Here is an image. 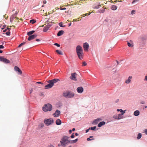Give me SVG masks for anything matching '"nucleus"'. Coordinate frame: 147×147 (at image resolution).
<instances>
[{
	"mask_svg": "<svg viewBox=\"0 0 147 147\" xmlns=\"http://www.w3.org/2000/svg\"><path fill=\"white\" fill-rule=\"evenodd\" d=\"M63 96L67 98H72L74 96V93L69 91L63 93Z\"/></svg>",
	"mask_w": 147,
	"mask_h": 147,
	"instance_id": "39448f33",
	"label": "nucleus"
},
{
	"mask_svg": "<svg viewBox=\"0 0 147 147\" xmlns=\"http://www.w3.org/2000/svg\"><path fill=\"white\" fill-rule=\"evenodd\" d=\"M105 11V9H103L102 10H100L99 12H101L102 13H104Z\"/></svg>",
	"mask_w": 147,
	"mask_h": 147,
	"instance_id": "e433bc0d",
	"label": "nucleus"
},
{
	"mask_svg": "<svg viewBox=\"0 0 147 147\" xmlns=\"http://www.w3.org/2000/svg\"><path fill=\"white\" fill-rule=\"evenodd\" d=\"M105 124V121H103L100 122L98 125V127H101L102 125H104Z\"/></svg>",
	"mask_w": 147,
	"mask_h": 147,
	"instance_id": "6ab92c4d",
	"label": "nucleus"
},
{
	"mask_svg": "<svg viewBox=\"0 0 147 147\" xmlns=\"http://www.w3.org/2000/svg\"><path fill=\"white\" fill-rule=\"evenodd\" d=\"M91 13V12H90L89 13H86L85 14H83V15H84V16H87L88 15H90V14Z\"/></svg>",
	"mask_w": 147,
	"mask_h": 147,
	"instance_id": "ea45409f",
	"label": "nucleus"
},
{
	"mask_svg": "<svg viewBox=\"0 0 147 147\" xmlns=\"http://www.w3.org/2000/svg\"><path fill=\"white\" fill-rule=\"evenodd\" d=\"M64 32L63 30H61L58 32L57 35L58 36H60L62 35L64 33Z\"/></svg>",
	"mask_w": 147,
	"mask_h": 147,
	"instance_id": "aec40b11",
	"label": "nucleus"
},
{
	"mask_svg": "<svg viewBox=\"0 0 147 147\" xmlns=\"http://www.w3.org/2000/svg\"><path fill=\"white\" fill-rule=\"evenodd\" d=\"M75 128H73L72 129V131H75Z\"/></svg>",
	"mask_w": 147,
	"mask_h": 147,
	"instance_id": "774afa93",
	"label": "nucleus"
},
{
	"mask_svg": "<svg viewBox=\"0 0 147 147\" xmlns=\"http://www.w3.org/2000/svg\"><path fill=\"white\" fill-rule=\"evenodd\" d=\"M125 113V111H124L123 113L119 114L118 115V119H121L123 117V115L124 113Z\"/></svg>",
	"mask_w": 147,
	"mask_h": 147,
	"instance_id": "a211bd4d",
	"label": "nucleus"
},
{
	"mask_svg": "<svg viewBox=\"0 0 147 147\" xmlns=\"http://www.w3.org/2000/svg\"><path fill=\"white\" fill-rule=\"evenodd\" d=\"M141 137L142 134L140 133H139L138 134L137 138L138 139H139L141 138Z\"/></svg>",
	"mask_w": 147,
	"mask_h": 147,
	"instance_id": "a878e982",
	"label": "nucleus"
},
{
	"mask_svg": "<svg viewBox=\"0 0 147 147\" xmlns=\"http://www.w3.org/2000/svg\"><path fill=\"white\" fill-rule=\"evenodd\" d=\"M36 21L34 20H32L30 21V22L31 23L33 24L36 22Z\"/></svg>",
	"mask_w": 147,
	"mask_h": 147,
	"instance_id": "c756f323",
	"label": "nucleus"
},
{
	"mask_svg": "<svg viewBox=\"0 0 147 147\" xmlns=\"http://www.w3.org/2000/svg\"><path fill=\"white\" fill-rule=\"evenodd\" d=\"M48 147H55L53 145L50 144L48 146Z\"/></svg>",
	"mask_w": 147,
	"mask_h": 147,
	"instance_id": "5fc2aeb1",
	"label": "nucleus"
},
{
	"mask_svg": "<svg viewBox=\"0 0 147 147\" xmlns=\"http://www.w3.org/2000/svg\"><path fill=\"white\" fill-rule=\"evenodd\" d=\"M117 111H120V112H121V113H122L123 112V111L121 109H117Z\"/></svg>",
	"mask_w": 147,
	"mask_h": 147,
	"instance_id": "37998d69",
	"label": "nucleus"
},
{
	"mask_svg": "<svg viewBox=\"0 0 147 147\" xmlns=\"http://www.w3.org/2000/svg\"><path fill=\"white\" fill-rule=\"evenodd\" d=\"M34 32V31L32 30L27 32V34L28 35V36H29V37H36V36H37V35L34 34L30 36V35L33 34Z\"/></svg>",
	"mask_w": 147,
	"mask_h": 147,
	"instance_id": "9d476101",
	"label": "nucleus"
},
{
	"mask_svg": "<svg viewBox=\"0 0 147 147\" xmlns=\"http://www.w3.org/2000/svg\"><path fill=\"white\" fill-rule=\"evenodd\" d=\"M40 95H43V93L42 92H40Z\"/></svg>",
	"mask_w": 147,
	"mask_h": 147,
	"instance_id": "bf43d9fd",
	"label": "nucleus"
},
{
	"mask_svg": "<svg viewBox=\"0 0 147 147\" xmlns=\"http://www.w3.org/2000/svg\"><path fill=\"white\" fill-rule=\"evenodd\" d=\"M60 80L59 79L55 78L51 80H49L47 82L49 83L48 84L45 86V88L47 89L52 88L54 85V83H55Z\"/></svg>",
	"mask_w": 147,
	"mask_h": 147,
	"instance_id": "7ed1b4c3",
	"label": "nucleus"
},
{
	"mask_svg": "<svg viewBox=\"0 0 147 147\" xmlns=\"http://www.w3.org/2000/svg\"><path fill=\"white\" fill-rule=\"evenodd\" d=\"M69 134H71V133L72 130H69Z\"/></svg>",
	"mask_w": 147,
	"mask_h": 147,
	"instance_id": "680f3d73",
	"label": "nucleus"
},
{
	"mask_svg": "<svg viewBox=\"0 0 147 147\" xmlns=\"http://www.w3.org/2000/svg\"><path fill=\"white\" fill-rule=\"evenodd\" d=\"M0 61L6 63H9L10 62L7 59L0 56Z\"/></svg>",
	"mask_w": 147,
	"mask_h": 147,
	"instance_id": "6e6552de",
	"label": "nucleus"
},
{
	"mask_svg": "<svg viewBox=\"0 0 147 147\" xmlns=\"http://www.w3.org/2000/svg\"><path fill=\"white\" fill-rule=\"evenodd\" d=\"M78 141V139H76L73 140H69V144L70 143L71 144H74V143H76Z\"/></svg>",
	"mask_w": 147,
	"mask_h": 147,
	"instance_id": "dca6fc26",
	"label": "nucleus"
},
{
	"mask_svg": "<svg viewBox=\"0 0 147 147\" xmlns=\"http://www.w3.org/2000/svg\"><path fill=\"white\" fill-rule=\"evenodd\" d=\"M69 137L66 136H63L60 141V143L63 147H65L69 144Z\"/></svg>",
	"mask_w": 147,
	"mask_h": 147,
	"instance_id": "f257e3e1",
	"label": "nucleus"
},
{
	"mask_svg": "<svg viewBox=\"0 0 147 147\" xmlns=\"http://www.w3.org/2000/svg\"><path fill=\"white\" fill-rule=\"evenodd\" d=\"M34 38L35 37H28V40H30L34 39Z\"/></svg>",
	"mask_w": 147,
	"mask_h": 147,
	"instance_id": "f704fd0d",
	"label": "nucleus"
},
{
	"mask_svg": "<svg viewBox=\"0 0 147 147\" xmlns=\"http://www.w3.org/2000/svg\"><path fill=\"white\" fill-rule=\"evenodd\" d=\"M117 7L115 5H112L111 7V9L113 10H115L117 9Z\"/></svg>",
	"mask_w": 147,
	"mask_h": 147,
	"instance_id": "5701e85b",
	"label": "nucleus"
},
{
	"mask_svg": "<svg viewBox=\"0 0 147 147\" xmlns=\"http://www.w3.org/2000/svg\"><path fill=\"white\" fill-rule=\"evenodd\" d=\"M56 46L58 47H59L60 46V45L59 44L57 43H55L54 44Z\"/></svg>",
	"mask_w": 147,
	"mask_h": 147,
	"instance_id": "79ce46f5",
	"label": "nucleus"
},
{
	"mask_svg": "<svg viewBox=\"0 0 147 147\" xmlns=\"http://www.w3.org/2000/svg\"><path fill=\"white\" fill-rule=\"evenodd\" d=\"M52 108V105L50 104H47L45 105L42 107V110L45 112H47L48 111H51Z\"/></svg>",
	"mask_w": 147,
	"mask_h": 147,
	"instance_id": "20e7f679",
	"label": "nucleus"
},
{
	"mask_svg": "<svg viewBox=\"0 0 147 147\" xmlns=\"http://www.w3.org/2000/svg\"><path fill=\"white\" fill-rule=\"evenodd\" d=\"M90 129H89V128L88 129H86V133H87L88 132Z\"/></svg>",
	"mask_w": 147,
	"mask_h": 147,
	"instance_id": "6e6d98bb",
	"label": "nucleus"
},
{
	"mask_svg": "<svg viewBox=\"0 0 147 147\" xmlns=\"http://www.w3.org/2000/svg\"><path fill=\"white\" fill-rule=\"evenodd\" d=\"M47 25L49 28H50L52 26V24L51 23H49Z\"/></svg>",
	"mask_w": 147,
	"mask_h": 147,
	"instance_id": "c9c22d12",
	"label": "nucleus"
},
{
	"mask_svg": "<svg viewBox=\"0 0 147 147\" xmlns=\"http://www.w3.org/2000/svg\"><path fill=\"white\" fill-rule=\"evenodd\" d=\"M3 28H1V29L2 30L3 29H4V28H5L6 27V25H3Z\"/></svg>",
	"mask_w": 147,
	"mask_h": 147,
	"instance_id": "603ef678",
	"label": "nucleus"
},
{
	"mask_svg": "<svg viewBox=\"0 0 147 147\" xmlns=\"http://www.w3.org/2000/svg\"><path fill=\"white\" fill-rule=\"evenodd\" d=\"M47 3V1L45 0H43V3L44 4H45Z\"/></svg>",
	"mask_w": 147,
	"mask_h": 147,
	"instance_id": "8fccbe9b",
	"label": "nucleus"
},
{
	"mask_svg": "<svg viewBox=\"0 0 147 147\" xmlns=\"http://www.w3.org/2000/svg\"><path fill=\"white\" fill-rule=\"evenodd\" d=\"M138 1L139 0H133L132 3V4H134L136 2H138Z\"/></svg>",
	"mask_w": 147,
	"mask_h": 147,
	"instance_id": "72a5a7b5",
	"label": "nucleus"
},
{
	"mask_svg": "<svg viewBox=\"0 0 147 147\" xmlns=\"http://www.w3.org/2000/svg\"><path fill=\"white\" fill-rule=\"evenodd\" d=\"M144 81H147V76H145L144 79Z\"/></svg>",
	"mask_w": 147,
	"mask_h": 147,
	"instance_id": "864d4df0",
	"label": "nucleus"
},
{
	"mask_svg": "<svg viewBox=\"0 0 147 147\" xmlns=\"http://www.w3.org/2000/svg\"><path fill=\"white\" fill-rule=\"evenodd\" d=\"M76 21H77L76 19H74L73 20V21H74V22Z\"/></svg>",
	"mask_w": 147,
	"mask_h": 147,
	"instance_id": "0e129e2a",
	"label": "nucleus"
},
{
	"mask_svg": "<svg viewBox=\"0 0 147 147\" xmlns=\"http://www.w3.org/2000/svg\"><path fill=\"white\" fill-rule=\"evenodd\" d=\"M36 41L37 42H38V41H40V40H39V39H36Z\"/></svg>",
	"mask_w": 147,
	"mask_h": 147,
	"instance_id": "4d7b16f0",
	"label": "nucleus"
},
{
	"mask_svg": "<svg viewBox=\"0 0 147 147\" xmlns=\"http://www.w3.org/2000/svg\"><path fill=\"white\" fill-rule=\"evenodd\" d=\"M58 146H59V147L60 146H61V144H58Z\"/></svg>",
	"mask_w": 147,
	"mask_h": 147,
	"instance_id": "69168bd1",
	"label": "nucleus"
},
{
	"mask_svg": "<svg viewBox=\"0 0 147 147\" xmlns=\"http://www.w3.org/2000/svg\"><path fill=\"white\" fill-rule=\"evenodd\" d=\"M63 23L62 22H60L59 24V26H60L61 27H65V26H63Z\"/></svg>",
	"mask_w": 147,
	"mask_h": 147,
	"instance_id": "bb28decb",
	"label": "nucleus"
},
{
	"mask_svg": "<svg viewBox=\"0 0 147 147\" xmlns=\"http://www.w3.org/2000/svg\"><path fill=\"white\" fill-rule=\"evenodd\" d=\"M93 137V136H90L89 137V138H87V140L88 141H90V140H94V138L90 139V138H92Z\"/></svg>",
	"mask_w": 147,
	"mask_h": 147,
	"instance_id": "cd10ccee",
	"label": "nucleus"
},
{
	"mask_svg": "<svg viewBox=\"0 0 147 147\" xmlns=\"http://www.w3.org/2000/svg\"><path fill=\"white\" fill-rule=\"evenodd\" d=\"M14 69L15 71H18V74H22V71L20 68L17 66H15L14 67Z\"/></svg>",
	"mask_w": 147,
	"mask_h": 147,
	"instance_id": "f8f14e48",
	"label": "nucleus"
},
{
	"mask_svg": "<svg viewBox=\"0 0 147 147\" xmlns=\"http://www.w3.org/2000/svg\"><path fill=\"white\" fill-rule=\"evenodd\" d=\"M44 123L47 125H49L53 123V120L51 119H47L44 121Z\"/></svg>",
	"mask_w": 147,
	"mask_h": 147,
	"instance_id": "423d86ee",
	"label": "nucleus"
},
{
	"mask_svg": "<svg viewBox=\"0 0 147 147\" xmlns=\"http://www.w3.org/2000/svg\"><path fill=\"white\" fill-rule=\"evenodd\" d=\"M76 51L78 58L80 59H82L84 54L82 47L80 45H78L76 47Z\"/></svg>",
	"mask_w": 147,
	"mask_h": 147,
	"instance_id": "f03ea898",
	"label": "nucleus"
},
{
	"mask_svg": "<svg viewBox=\"0 0 147 147\" xmlns=\"http://www.w3.org/2000/svg\"><path fill=\"white\" fill-rule=\"evenodd\" d=\"M71 76H70L69 77L70 79L74 81L77 80V79L76 78L77 74L76 73H71Z\"/></svg>",
	"mask_w": 147,
	"mask_h": 147,
	"instance_id": "0eeeda50",
	"label": "nucleus"
},
{
	"mask_svg": "<svg viewBox=\"0 0 147 147\" xmlns=\"http://www.w3.org/2000/svg\"><path fill=\"white\" fill-rule=\"evenodd\" d=\"M135 11H136L135 10H132L131 12V14L133 15V14H135Z\"/></svg>",
	"mask_w": 147,
	"mask_h": 147,
	"instance_id": "4c0bfd02",
	"label": "nucleus"
},
{
	"mask_svg": "<svg viewBox=\"0 0 147 147\" xmlns=\"http://www.w3.org/2000/svg\"><path fill=\"white\" fill-rule=\"evenodd\" d=\"M6 34H7V35H9V34H10V32H9V31H7V32L6 33Z\"/></svg>",
	"mask_w": 147,
	"mask_h": 147,
	"instance_id": "49530a36",
	"label": "nucleus"
},
{
	"mask_svg": "<svg viewBox=\"0 0 147 147\" xmlns=\"http://www.w3.org/2000/svg\"><path fill=\"white\" fill-rule=\"evenodd\" d=\"M84 90V89L82 87H80L78 88L77 89V92L79 93H82Z\"/></svg>",
	"mask_w": 147,
	"mask_h": 147,
	"instance_id": "4468645a",
	"label": "nucleus"
},
{
	"mask_svg": "<svg viewBox=\"0 0 147 147\" xmlns=\"http://www.w3.org/2000/svg\"><path fill=\"white\" fill-rule=\"evenodd\" d=\"M101 6L100 5L99 3V4L97 5H94L93 7L94 9H98Z\"/></svg>",
	"mask_w": 147,
	"mask_h": 147,
	"instance_id": "b1692460",
	"label": "nucleus"
},
{
	"mask_svg": "<svg viewBox=\"0 0 147 147\" xmlns=\"http://www.w3.org/2000/svg\"><path fill=\"white\" fill-rule=\"evenodd\" d=\"M140 114V112L138 110H136L134 112V115L135 116H138Z\"/></svg>",
	"mask_w": 147,
	"mask_h": 147,
	"instance_id": "412c9836",
	"label": "nucleus"
},
{
	"mask_svg": "<svg viewBox=\"0 0 147 147\" xmlns=\"http://www.w3.org/2000/svg\"><path fill=\"white\" fill-rule=\"evenodd\" d=\"M37 83H38V84H43V83H42L41 82H36Z\"/></svg>",
	"mask_w": 147,
	"mask_h": 147,
	"instance_id": "13d9d810",
	"label": "nucleus"
},
{
	"mask_svg": "<svg viewBox=\"0 0 147 147\" xmlns=\"http://www.w3.org/2000/svg\"><path fill=\"white\" fill-rule=\"evenodd\" d=\"M25 43H26V42H22V43H21L18 46V47H19V48L22 45H24L25 44Z\"/></svg>",
	"mask_w": 147,
	"mask_h": 147,
	"instance_id": "c85d7f7f",
	"label": "nucleus"
},
{
	"mask_svg": "<svg viewBox=\"0 0 147 147\" xmlns=\"http://www.w3.org/2000/svg\"><path fill=\"white\" fill-rule=\"evenodd\" d=\"M7 29H5L4 30H3V32H6L7 31V29L8 30V31H9V29H10V28H9L7 27Z\"/></svg>",
	"mask_w": 147,
	"mask_h": 147,
	"instance_id": "58836bf2",
	"label": "nucleus"
},
{
	"mask_svg": "<svg viewBox=\"0 0 147 147\" xmlns=\"http://www.w3.org/2000/svg\"><path fill=\"white\" fill-rule=\"evenodd\" d=\"M75 135L76 136H78V134L77 133H75Z\"/></svg>",
	"mask_w": 147,
	"mask_h": 147,
	"instance_id": "e2e57ef3",
	"label": "nucleus"
},
{
	"mask_svg": "<svg viewBox=\"0 0 147 147\" xmlns=\"http://www.w3.org/2000/svg\"><path fill=\"white\" fill-rule=\"evenodd\" d=\"M60 114V111L58 110H57L55 113L53 114V115L54 117H57L59 116Z\"/></svg>",
	"mask_w": 147,
	"mask_h": 147,
	"instance_id": "1a4fd4ad",
	"label": "nucleus"
},
{
	"mask_svg": "<svg viewBox=\"0 0 147 147\" xmlns=\"http://www.w3.org/2000/svg\"><path fill=\"white\" fill-rule=\"evenodd\" d=\"M56 52L59 55H62L63 54V53L60 50H57L56 51Z\"/></svg>",
	"mask_w": 147,
	"mask_h": 147,
	"instance_id": "393cba45",
	"label": "nucleus"
},
{
	"mask_svg": "<svg viewBox=\"0 0 147 147\" xmlns=\"http://www.w3.org/2000/svg\"><path fill=\"white\" fill-rule=\"evenodd\" d=\"M127 45L128 47H133L134 46L133 42L132 40H130L129 41H127Z\"/></svg>",
	"mask_w": 147,
	"mask_h": 147,
	"instance_id": "ddd939ff",
	"label": "nucleus"
},
{
	"mask_svg": "<svg viewBox=\"0 0 147 147\" xmlns=\"http://www.w3.org/2000/svg\"><path fill=\"white\" fill-rule=\"evenodd\" d=\"M100 120V119H95V120H94V121L93 122L94 123H97V122L98 121Z\"/></svg>",
	"mask_w": 147,
	"mask_h": 147,
	"instance_id": "2f4dec72",
	"label": "nucleus"
},
{
	"mask_svg": "<svg viewBox=\"0 0 147 147\" xmlns=\"http://www.w3.org/2000/svg\"><path fill=\"white\" fill-rule=\"evenodd\" d=\"M8 17V16L6 15H5L3 16V18H5V19L7 18Z\"/></svg>",
	"mask_w": 147,
	"mask_h": 147,
	"instance_id": "c03bdc74",
	"label": "nucleus"
},
{
	"mask_svg": "<svg viewBox=\"0 0 147 147\" xmlns=\"http://www.w3.org/2000/svg\"><path fill=\"white\" fill-rule=\"evenodd\" d=\"M113 118H115V119H118V116H117L116 115H114L113 116Z\"/></svg>",
	"mask_w": 147,
	"mask_h": 147,
	"instance_id": "473e14b6",
	"label": "nucleus"
},
{
	"mask_svg": "<svg viewBox=\"0 0 147 147\" xmlns=\"http://www.w3.org/2000/svg\"><path fill=\"white\" fill-rule=\"evenodd\" d=\"M96 128V126H94L93 127H89V129H91L92 130H94Z\"/></svg>",
	"mask_w": 147,
	"mask_h": 147,
	"instance_id": "7c9ffc66",
	"label": "nucleus"
},
{
	"mask_svg": "<svg viewBox=\"0 0 147 147\" xmlns=\"http://www.w3.org/2000/svg\"><path fill=\"white\" fill-rule=\"evenodd\" d=\"M49 28L46 25L44 28L43 29V31L44 32H46L48 30H49Z\"/></svg>",
	"mask_w": 147,
	"mask_h": 147,
	"instance_id": "4be33fe9",
	"label": "nucleus"
},
{
	"mask_svg": "<svg viewBox=\"0 0 147 147\" xmlns=\"http://www.w3.org/2000/svg\"><path fill=\"white\" fill-rule=\"evenodd\" d=\"M4 48V47L3 45H0V49H3Z\"/></svg>",
	"mask_w": 147,
	"mask_h": 147,
	"instance_id": "09e8293b",
	"label": "nucleus"
},
{
	"mask_svg": "<svg viewBox=\"0 0 147 147\" xmlns=\"http://www.w3.org/2000/svg\"><path fill=\"white\" fill-rule=\"evenodd\" d=\"M56 123L57 125H60L61 123V121L59 119H58L56 120Z\"/></svg>",
	"mask_w": 147,
	"mask_h": 147,
	"instance_id": "f3484780",
	"label": "nucleus"
},
{
	"mask_svg": "<svg viewBox=\"0 0 147 147\" xmlns=\"http://www.w3.org/2000/svg\"><path fill=\"white\" fill-rule=\"evenodd\" d=\"M132 78V77L131 76H129L128 77L127 79L125 81V83L127 84H128L131 81V79Z\"/></svg>",
	"mask_w": 147,
	"mask_h": 147,
	"instance_id": "2eb2a0df",
	"label": "nucleus"
},
{
	"mask_svg": "<svg viewBox=\"0 0 147 147\" xmlns=\"http://www.w3.org/2000/svg\"><path fill=\"white\" fill-rule=\"evenodd\" d=\"M82 65L83 66H85L86 65L87 63H86L85 61H84L82 63Z\"/></svg>",
	"mask_w": 147,
	"mask_h": 147,
	"instance_id": "a19ab883",
	"label": "nucleus"
},
{
	"mask_svg": "<svg viewBox=\"0 0 147 147\" xmlns=\"http://www.w3.org/2000/svg\"><path fill=\"white\" fill-rule=\"evenodd\" d=\"M66 9V8H61V10H65Z\"/></svg>",
	"mask_w": 147,
	"mask_h": 147,
	"instance_id": "052dcab7",
	"label": "nucleus"
},
{
	"mask_svg": "<svg viewBox=\"0 0 147 147\" xmlns=\"http://www.w3.org/2000/svg\"><path fill=\"white\" fill-rule=\"evenodd\" d=\"M140 103L142 104H144L145 103V102L144 101H141L140 102Z\"/></svg>",
	"mask_w": 147,
	"mask_h": 147,
	"instance_id": "de8ad7c7",
	"label": "nucleus"
},
{
	"mask_svg": "<svg viewBox=\"0 0 147 147\" xmlns=\"http://www.w3.org/2000/svg\"><path fill=\"white\" fill-rule=\"evenodd\" d=\"M75 137V136L74 135V133L72 134L71 135V138H74Z\"/></svg>",
	"mask_w": 147,
	"mask_h": 147,
	"instance_id": "a18cd8bd",
	"label": "nucleus"
},
{
	"mask_svg": "<svg viewBox=\"0 0 147 147\" xmlns=\"http://www.w3.org/2000/svg\"><path fill=\"white\" fill-rule=\"evenodd\" d=\"M71 23H70L69 24H68V26H70L71 25Z\"/></svg>",
	"mask_w": 147,
	"mask_h": 147,
	"instance_id": "338daca9",
	"label": "nucleus"
},
{
	"mask_svg": "<svg viewBox=\"0 0 147 147\" xmlns=\"http://www.w3.org/2000/svg\"><path fill=\"white\" fill-rule=\"evenodd\" d=\"M83 48L84 50L86 51H88L89 48V45L88 44L87 42L84 43L83 45Z\"/></svg>",
	"mask_w": 147,
	"mask_h": 147,
	"instance_id": "9b49d317",
	"label": "nucleus"
},
{
	"mask_svg": "<svg viewBox=\"0 0 147 147\" xmlns=\"http://www.w3.org/2000/svg\"><path fill=\"white\" fill-rule=\"evenodd\" d=\"M144 132L145 134L147 135V129H146L144 130Z\"/></svg>",
	"mask_w": 147,
	"mask_h": 147,
	"instance_id": "3c124183",
	"label": "nucleus"
}]
</instances>
